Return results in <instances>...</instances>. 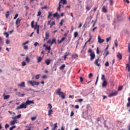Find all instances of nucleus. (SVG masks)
Instances as JSON below:
<instances>
[{
  "label": "nucleus",
  "mask_w": 130,
  "mask_h": 130,
  "mask_svg": "<svg viewBox=\"0 0 130 130\" xmlns=\"http://www.w3.org/2000/svg\"><path fill=\"white\" fill-rule=\"evenodd\" d=\"M117 57H118V58L119 59H121L122 58V55H121L120 53L118 52L117 55Z\"/></svg>",
  "instance_id": "obj_15"
},
{
  "label": "nucleus",
  "mask_w": 130,
  "mask_h": 130,
  "mask_svg": "<svg viewBox=\"0 0 130 130\" xmlns=\"http://www.w3.org/2000/svg\"><path fill=\"white\" fill-rule=\"evenodd\" d=\"M45 38L46 39H48V38H49V33H48L47 31L45 32Z\"/></svg>",
  "instance_id": "obj_20"
},
{
  "label": "nucleus",
  "mask_w": 130,
  "mask_h": 130,
  "mask_svg": "<svg viewBox=\"0 0 130 130\" xmlns=\"http://www.w3.org/2000/svg\"><path fill=\"white\" fill-rule=\"evenodd\" d=\"M110 39H111V37H110L109 38H107V39H106V41H107V42H109V40H110Z\"/></svg>",
  "instance_id": "obj_52"
},
{
  "label": "nucleus",
  "mask_w": 130,
  "mask_h": 130,
  "mask_svg": "<svg viewBox=\"0 0 130 130\" xmlns=\"http://www.w3.org/2000/svg\"><path fill=\"white\" fill-rule=\"evenodd\" d=\"M57 127V123H55L54 124V127L52 129V130H55V128H56Z\"/></svg>",
  "instance_id": "obj_25"
},
{
  "label": "nucleus",
  "mask_w": 130,
  "mask_h": 130,
  "mask_svg": "<svg viewBox=\"0 0 130 130\" xmlns=\"http://www.w3.org/2000/svg\"><path fill=\"white\" fill-rule=\"evenodd\" d=\"M51 16H52V13L49 12V15L48 16V18H49V17H51Z\"/></svg>",
  "instance_id": "obj_57"
},
{
  "label": "nucleus",
  "mask_w": 130,
  "mask_h": 130,
  "mask_svg": "<svg viewBox=\"0 0 130 130\" xmlns=\"http://www.w3.org/2000/svg\"><path fill=\"white\" fill-rule=\"evenodd\" d=\"M107 85V82H106V80H104L102 83V86L106 87Z\"/></svg>",
  "instance_id": "obj_16"
},
{
  "label": "nucleus",
  "mask_w": 130,
  "mask_h": 130,
  "mask_svg": "<svg viewBox=\"0 0 130 130\" xmlns=\"http://www.w3.org/2000/svg\"><path fill=\"white\" fill-rule=\"evenodd\" d=\"M0 44H2V45H4V41L3 40V39L0 37Z\"/></svg>",
  "instance_id": "obj_28"
},
{
  "label": "nucleus",
  "mask_w": 130,
  "mask_h": 130,
  "mask_svg": "<svg viewBox=\"0 0 130 130\" xmlns=\"http://www.w3.org/2000/svg\"><path fill=\"white\" fill-rule=\"evenodd\" d=\"M40 15H41V11H39L37 16H40Z\"/></svg>",
  "instance_id": "obj_64"
},
{
  "label": "nucleus",
  "mask_w": 130,
  "mask_h": 130,
  "mask_svg": "<svg viewBox=\"0 0 130 130\" xmlns=\"http://www.w3.org/2000/svg\"><path fill=\"white\" fill-rule=\"evenodd\" d=\"M105 67H109V63L108 61H107L105 64Z\"/></svg>",
  "instance_id": "obj_45"
},
{
  "label": "nucleus",
  "mask_w": 130,
  "mask_h": 130,
  "mask_svg": "<svg viewBox=\"0 0 130 130\" xmlns=\"http://www.w3.org/2000/svg\"><path fill=\"white\" fill-rule=\"evenodd\" d=\"M5 126L6 129H7V128H8V127H10V125H9V124H5Z\"/></svg>",
  "instance_id": "obj_48"
},
{
  "label": "nucleus",
  "mask_w": 130,
  "mask_h": 130,
  "mask_svg": "<svg viewBox=\"0 0 130 130\" xmlns=\"http://www.w3.org/2000/svg\"><path fill=\"white\" fill-rule=\"evenodd\" d=\"M127 100H128V103L126 104V106H127V107H129V106H130V98H128Z\"/></svg>",
  "instance_id": "obj_22"
},
{
  "label": "nucleus",
  "mask_w": 130,
  "mask_h": 130,
  "mask_svg": "<svg viewBox=\"0 0 130 130\" xmlns=\"http://www.w3.org/2000/svg\"><path fill=\"white\" fill-rule=\"evenodd\" d=\"M3 96L4 97V100H7V99H9V98H10V95H5V93H4Z\"/></svg>",
  "instance_id": "obj_17"
},
{
  "label": "nucleus",
  "mask_w": 130,
  "mask_h": 130,
  "mask_svg": "<svg viewBox=\"0 0 130 130\" xmlns=\"http://www.w3.org/2000/svg\"><path fill=\"white\" fill-rule=\"evenodd\" d=\"M78 102H83V99H78Z\"/></svg>",
  "instance_id": "obj_62"
},
{
  "label": "nucleus",
  "mask_w": 130,
  "mask_h": 130,
  "mask_svg": "<svg viewBox=\"0 0 130 130\" xmlns=\"http://www.w3.org/2000/svg\"><path fill=\"white\" fill-rule=\"evenodd\" d=\"M55 24V21H52L51 23V26H50V28H51V27H52L53 25H54Z\"/></svg>",
  "instance_id": "obj_43"
},
{
  "label": "nucleus",
  "mask_w": 130,
  "mask_h": 130,
  "mask_svg": "<svg viewBox=\"0 0 130 130\" xmlns=\"http://www.w3.org/2000/svg\"><path fill=\"white\" fill-rule=\"evenodd\" d=\"M23 48L24 49H28V46L25 45L24 46H23Z\"/></svg>",
  "instance_id": "obj_55"
},
{
  "label": "nucleus",
  "mask_w": 130,
  "mask_h": 130,
  "mask_svg": "<svg viewBox=\"0 0 130 130\" xmlns=\"http://www.w3.org/2000/svg\"><path fill=\"white\" fill-rule=\"evenodd\" d=\"M102 80H103V81H105V75L103 74L102 75Z\"/></svg>",
  "instance_id": "obj_37"
},
{
  "label": "nucleus",
  "mask_w": 130,
  "mask_h": 130,
  "mask_svg": "<svg viewBox=\"0 0 130 130\" xmlns=\"http://www.w3.org/2000/svg\"><path fill=\"white\" fill-rule=\"evenodd\" d=\"M46 50H48V53H49V51L51 50V48L50 47V46L48 47V46H46L45 48Z\"/></svg>",
  "instance_id": "obj_18"
},
{
  "label": "nucleus",
  "mask_w": 130,
  "mask_h": 130,
  "mask_svg": "<svg viewBox=\"0 0 130 130\" xmlns=\"http://www.w3.org/2000/svg\"><path fill=\"white\" fill-rule=\"evenodd\" d=\"M128 52L130 53V44L129 43L128 44Z\"/></svg>",
  "instance_id": "obj_42"
},
{
  "label": "nucleus",
  "mask_w": 130,
  "mask_h": 130,
  "mask_svg": "<svg viewBox=\"0 0 130 130\" xmlns=\"http://www.w3.org/2000/svg\"><path fill=\"white\" fill-rule=\"evenodd\" d=\"M110 2V5L113 6V0H109Z\"/></svg>",
  "instance_id": "obj_34"
},
{
  "label": "nucleus",
  "mask_w": 130,
  "mask_h": 130,
  "mask_svg": "<svg viewBox=\"0 0 130 130\" xmlns=\"http://www.w3.org/2000/svg\"><path fill=\"white\" fill-rule=\"evenodd\" d=\"M118 93V92L117 91H115L114 92H112L109 94V97H113V96H116Z\"/></svg>",
  "instance_id": "obj_4"
},
{
  "label": "nucleus",
  "mask_w": 130,
  "mask_h": 130,
  "mask_svg": "<svg viewBox=\"0 0 130 130\" xmlns=\"http://www.w3.org/2000/svg\"><path fill=\"white\" fill-rule=\"evenodd\" d=\"M63 19H61V21L60 22V26H62V23H63Z\"/></svg>",
  "instance_id": "obj_58"
},
{
  "label": "nucleus",
  "mask_w": 130,
  "mask_h": 130,
  "mask_svg": "<svg viewBox=\"0 0 130 130\" xmlns=\"http://www.w3.org/2000/svg\"><path fill=\"white\" fill-rule=\"evenodd\" d=\"M22 116V115L21 114H19L16 116H14V117H12V119H18V118H21V116Z\"/></svg>",
  "instance_id": "obj_12"
},
{
  "label": "nucleus",
  "mask_w": 130,
  "mask_h": 130,
  "mask_svg": "<svg viewBox=\"0 0 130 130\" xmlns=\"http://www.w3.org/2000/svg\"><path fill=\"white\" fill-rule=\"evenodd\" d=\"M60 4H63V5H66V4H67V0H60V1L58 4L59 8H60V7H61V5H60Z\"/></svg>",
  "instance_id": "obj_6"
},
{
  "label": "nucleus",
  "mask_w": 130,
  "mask_h": 130,
  "mask_svg": "<svg viewBox=\"0 0 130 130\" xmlns=\"http://www.w3.org/2000/svg\"><path fill=\"white\" fill-rule=\"evenodd\" d=\"M52 113V110H49L48 112V115L49 116H51Z\"/></svg>",
  "instance_id": "obj_23"
},
{
  "label": "nucleus",
  "mask_w": 130,
  "mask_h": 130,
  "mask_svg": "<svg viewBox=\"0 0 130 130\" xmlns=\"http://www.w3.org/2000/svg\"><path fill=\"white\" fill-rule=\"evenodd\" d=\"M98 42L99 43H103L104 42V39H101L100 36H98Z\"/></svg>",
  "instance_id": "obj_10"
},
{
  "label": "nucleus",
  "mask_w": 130,
  "mask_h": 130,
  "mask_svg": "<svg viewBox=\"0 0 130 130\" xmlns=\"http://www.w3.org/2000/svg\"><path fill=\"white\" fill-rule=\"evenodd\" d=\"M18 16H19V14H15V15L14 17V20H16V19H17V18H18Z\"/></svg>",
  "instance_id": "obj_49"
},
{
  "label": "nucleus",
  "mask_w": 130,
  "mask_h": 130,
  "mask_svg": "<svg viewBox=\"0 0 130 130\" xmlns=\"http://www.w3.org/2000/svg\"><path fill=\"white\" fill-rule=\"evenodd\" d=\"M29 43V41H26L24 43L22 44L23 46L26 45V44H28Z\"/></svg>",
  "instance_id": "obj_54"
},
{
  "label": "nucleus",
  "mask_w": 130,
  "mask_h": 130,
  "mask_svg": "<svg viewBox=\"0 0 130 130\" xmlns=\"http://www.w3.org/2000/svg\"><path fill=\"white\" fill-rule=\"evenodd\" d=\"M70 116H71V117H72V116H74V111H72L71 112Z\"/></svg>",
  "instance_id": "obj_60"
},
{
  "label": "nucleus",
  "mask_w": 130,
  "mask_h": 130,
  "mask_svg": "<svg viewBox=\"0 0 130 130\" xmlns=\"http://www.w3.org/2000/svg\"><path fill=\"white\" fill-rule=\"evenodd\" d=\"M31 28H34V21H31Z\"/></svg>",
  "instance_id": "obj_46"
},
{
  "label": "nucleus",
  "mask_w": 130,
  "mask_h": 130,
  "mask_svg": "<svg viewBox=\"0 0 130 130\" xmlns=\"http://www.w3.org/2000/svg\"><path fill=\"white\" fill-rule=\"evenodd\" d=\"M48 108H49V110H52V106L50 104H48Z\"/></svg>",
  "instance_id": "obj_29"
},
{
  "label": "nucleus",
  "mask_w": 130,
  "mask_h": 130,
  "mask_svg": "<svg viewBox=\"0 0 130 130\" xmlns=\"http://www.w3.org/2000/svg\"><path fill=\"white\" fill-rule=\"evenodd\" d=\"M6 44H10V41H9V40H6Z\"/></svg>",
  "instance_id": "obj_63"
},
{
  "label": "nucleus",
  "mask_w": 130,
  "mask_h": 130,
  "mask_svg": "<svg viewBox=\"0 0 130 130\" xmlns=\"http://www.w3.org/2000/svg\"><path fill=\"white\" fill-rule=\"evenodd\" d=\"M18 87H25V82H22L20 84H18Z\"/></svg>",
  "instance_id": "obj_13"
},
{
  "label": "nucleus",
  "mask_w": 130,
  "mask_h": 130,
  "mask_svg": "<svg viewBox=\"0 0 130 130\" xmlns=\"http://www.w3.org/2000/svg\"><path fill=\"white\" fill-rule=\"evenodd\" d=\"M25 104L27 106V105H30V104H34V102L33 101H30L29 100H27L25 102Z\"/></svg>",
  "instance_id": "obj_5"
},
{
  "label": "nucleus",
  "mask_w": 130,
  "mask_h": 130,
  "mask_svg": "<svg viewBox=\"0 0 130 130\" xmlns=\"http://www.w3.org/2000/svg\"><path fill=\"white\" fill-rule=\"evenodd\" d=\"M52 61V59H47L45 60V63L47 64V66H49V64H50V62Z\"/></svg>",
  "instance_id": "obj_9"
},
{
  "label": "nucleus",
  "mask_w": 130,
  "mask_h": 130,
  "mask_svg": "<svg viewBox=\"0 0 130 130\" xmlns=\"http://www.w3.org/2000/svg\"><path fill=\"white\" fill-rule=\"evenodd\" d=\"M114 44H115V46H116V47H117V46H118L117 40H115L114 41Z\"/></svg>",
  "instance_id": "obj_33"
},
{
  "label": "nucleus",
  "mask_w": 130,
  "mask_h": 130,
  "mask_svg": "<svg viewBox=\"0 0 130 130\" xmlns=\"http://www.w3.org/2000/svg\"><path fill=\"white\" fill-rule=\"evenodd\" d=\"M126 69H127L128 72H130V66H129V64H126Z\"/></svg>",
  "instance_id": "obj_26"
},
{
  "label": "nucleus",
  "mask_w": 130,
  "mask_h": 130,
  "mask_svg": "<svg viewBox=\"0 0 130 130\" xmlns=\"http://www.w3.org/2000/svg\"><path fill=\"white\" fill-rule=\"evenodd\" d=\"M20 22H21V19H20L19 18H18L15 22L16 25H18V24H20Z\"/></svg>",
  "instance_id": "obj_21"
},
{
  "label": "nucleus",
  "mask_w": 130,
  "mask_h": 130,
  "mask_svg": "<svg viewBox=\"0 0 130 130\" xmlns=\"http://www.w3.org/2000/svg\"><path fill=\"white\" fill-rule=\"evenodd\" d=\"M16 95H17V96H19V97H20V96H21V92H18L16 93Z\"/></svg>",
  "instance_id": "obj_53"
},
{
  "label": "nucleus",
  "mask_w": 130,
  "mask_h": 130,
  "mask_svg": "<svg viewBox=\"0 0 130 130\" xmlns=\"http://www.w3.org/2000/svg\"><path fill=\"white\" fill-rule=\"evenodd\" d=\"M23 108H24V109H26V108H27V106L25 103H23L19 106H18L16 108V110H19V109H23Z\"/></svg>",
  "instance_id": "obj_3"
},
{
  "label": "nucleus",
  "mask_w": 130,
  "mask_h": 130,
  "mask_svg": "<svg viewBox=\"0 0 130 130\" xmlns=\"http://www.w3.org/2000/svg\"><path fill=\"white\" fill-rule=\"evenodd\" d=\"M14 128H16V125H13L9 128V130H13Z\"/></svg>",
  "instance_id": "obj_35"
},
{
  "label": "nucleus",
  "mask_w": 130,
  "mask_h": 130,
  "mask_svg": "<svg viewBox=\"0 0 130 130\" xmlns=\"http://www.w3.org/2000/svg\"><path fill=\"white\" fill-rule=\"evenodd\" d=\"M80 82H83V81H84V80L83 79V77H80Z\"/></svg>",
  "instance_id": "obj_61"
},
{
  "label": "nucleus",
  "mask_w": 130,
  "mask_h": 130,
  "mask_svg": "<svg viewBox=\"0 0 130 130\" xmlns=\"http://www.w3.org/2000/svg\"><path fill=\"white\" fill-rule=\"evenodd\" d=\"M61 91V89H60V88H58L56 90V93L59 95V97H61L62 99H64V98H66V96L63 94V92Z\"/></svg>",
  "instance_id": "obj_1"
},
{
  "label": "nucleus",
  "mask_w": 130,
  "mask_h": 130,
  "mask_svg": "<svg viewBox=\"0 0 130 130\" xmlns=\"http://www.w3.org/2000/svg\"><path fill=\"white\" fill-rule=\"evenodd\" d=\"M53 16L54 18H55L56 17H57V16H59V15H58V14H57V12H56L55 13L53 14Z\"/></svg>",
  "instance_id": "obj_30"
},
{
  "label": "nucleus",
  "mask_w": 130,
  "mask_h": 130,
  "mask_svg": "<svg viewBox=\"0 0 130 130\" xmlns=\"http://www.w3.org/2000/svg\"><path fill=\"white\" fill-rule=\"evenodd\" d=\"M92 77H93V74L90 73V74H89V75H88V78H89V79H91V78H92Z\"/></svg>",
  "instance_id": "obj_41"
},
{
  "label": "nucleus",
  "mask_w": 130,
  "mask_h": 130,
  "mask_svg": "<svg viewBox=\"0 0 130 130\" xmlns=\"http://www.w3.org/2000/svg\"><path fill=\"white\" fill-rule=\"evenodd\" d=\"M39 27H40L39 25H35V30H36V29H37V30L39 29Z\"/></svg>",
  "instance_id": "obj_38"
},
{
  "label": "nucleus",
  "mask_w": 130,
  "mask_h": 130,
  "mask_svg": "<svg viewBox=\"0 0 130 130\" xmlns=\"http://www.w3.org/2000/svg\"><path fill=\"white\" fill-rule=\"evenodd\" d=\"M118 90V91H121L122 90V86H119Z\"/></svg>",
  "instance_id": "obj_59"
},
{
  "label": "nucleus",
  "mask_w": 130,
  "mask_h": 130,
  "mask_svg": "<svg viewBox=\"0 0 130 130\" xmlns=\"http://www.w3.org/2000/svg\"><path fill=\"white\" fill-rule=\"evenodd\" d=\"M42 10H46L47 9V6H44L41 8Z\"/></svg>",
  "instance_id": "obj_51"
},
{
  "label": "nucleus",
  "mask_w": 130,
  "mask_h": 130,
  "mask_svg": "<svg viewBox=\"0 0 130 130\" xmlns=\"http://www.w3.org/2000/svg\"><path fill=\"white\" fill-rule=\"evenodd\" d=\"M102 11V12H103V13H107V12H108L107 9L106 8V7H105V6L103 7Z\"/></svg>",
  "instance_id": "obj_14"
},
{
  "label": "nucleus",
  "mask_w": 130,
  "mask_h": 130,
  "mask_svg": "<svg viewBox=\"0 0 130 130\" xmlns=\"http://www.w3.org/2000/svg\"><path fill=\"white\" fill-rule=\"evenodd\" d=\"M64 56H69V55H70V53H69V52H66L65 53H64Z\"/></svg>",
  "instance_id": "obj_44"
},
{
  "label": "nucleus",
  "mask_w": 130,
  "mask_h": 130,
  "mask_svg": "<svg viewBox=\"0 0 130 130\" xmlns=\"http://www.w3.org/2000/svg\"><path fill=\"white\" fill-rule=\"evenodd\" d=\"M25 60L26 62H29V61H30V59L29 58V57H26L25 58Z\"/></svg>",
  "instance_id": "obj_36"
},
{
  "label": "nucleus",
  "mask_w": 130,
  "mask_h": 130,
  "mask_svg": "<svg viewBox=\"0 0 130 130\" xmlns=\"http://www.w3.org/2000/svg\"><path fill=\"white\" fill-rule=\"evenodd\" d=\"M28 84H30L32 87H35V86H39L40 83L39 82H37L35 81H28Z\"/></svg>",
  "instance_id": "obj_2"
},
{
  "label": "nucleus",
  "mask_w": 130,
  "mask_h": 130,
  "mask_svg": "<svg viewBox=\"0 0 130 130\" xmlns=\"http://www.w3.org/2000/svg\"><path fill=\"white\" fill-rule=\"evenodd\" d=\"M66 68V64H63L59 67V70H63Z\"/></svg>",
  "instance_id": "obj_24"
},
{
  "label": "nucleus",
  "mask_w": 130,
  "mask_h": 130,
  "mask_svg": "<svg viewBox=\"0 0 130 130\" xmlns=\"http://www.w3.org/2000/svg\"><path fill=\"white\" fill-rule=\"evenodd\" d=\"M36 118H37V117L36 116H35V117H31V120H35V119H36Z\"/></svg>",
  "instance_id": "obj_50"
},
{
  "label": "nucleus",
  "mask_w": 130,
  "mask_h": 130,
  "mask_svg": "<svg viewBox=\"0 0 130 130\" xmlns=\"http://www.w3.org/2000/svg\"><path fill=\"white\" fill-rule=\"evenodd\" d=\"M17 121L18 120H17V119H13V120L10 122V125H14V124H15V123H18Z\"/></svg>",
  "instance_id": "obj_7"
},
{
  "label": "nucleus",
  "mask_w": 130,
  "mask_h": 130,
  "mask_svg": "<svg viewBox=\"0 0 130 130\" xmlns=\"http://www.w3.org/2000/svg\"><path fill=\"white\" fill-rule=\"evenodd\" d=\"M90 60H93L95 58V53L94 52H91L90 54Z\"/></svg>",
  "instance_id": "obj_8"
},
{
  "label": "nucleus",
  "mask_w": 130,
  "mask_h": 130,
  "mask_svg": "<svg viewBox=\"0 0 130 130\" xmlns=\"http://www.w3.org/2000/svg\"><path fill=\"white\" fill-rule=\"evenodd\" d=\"M98 61H99V58L95 59L94 63V64H95V66H97L98 67H100V63H99Z\"/></svg>",
  "instance_id": "obj_11"
},
{
  "label": "nucleus",
  "mask_w": 130,
  "mask_h": 130,
  "mask_svg": "<svg viewBox=\"0 0 130 130\" xmlns=\"http://www.w3.org/2000/svg\"><path fill=\"white\" fill-rule=\"evenodd\" d=\"M42 60V57H39L38 58V62H40Z\"/></svg>",
  "instance_id": "obj_32"
},
{
  "label": "nucleus",
  "mask_w": 130,
  "mask_h": 130,
  "mask_svg": "<svg viewBox=\"0 0 130 130\" xmlns=\"http://www.w3.org/2000/svg\"><path fill=\"white\" fill-rule=\"evenodd\" d=\"M77 36H78V32L76 31L74 33V37H75V38H76Z\"/></svg>",
  "instance_id": "obj_47"
},
{
  "label": "nucleus",
  "mask_w": 130,
  "mask_h": 130,
  "mask_svg": "<svg viewBox=\"0 0 130 130\" xmlns=\"http://www.w3.org/2000/svg\"><path fill=\"white\" fill-rule=\"evenodd\" d=\"M37 45H39V44L38 42H35L34 44V46L35 47H36V46H37Z\"/></svg>",
  "instance_id": "obj_56"
},
{
  "label": "nucleus",
  "mask_w": 130,
  "mask_h": 130,
  "mask_svg": "<svg viewBox=\"0 0 130 130\" xmlns=\"http://www.w3.org/2000/svg\"><path fill=\"white\" fill-rule=\"evenodd\" d=\"M66 39V37H63L61 38V40H60L58 42L59 44L61 43L64 40Z\"/></svg>",
  "instance_id": "obj_27"
},
{
  "label": "nucleus",
  "mask_w": 130,
  "mask_h": 130,
  "mask_svg": "<svg viewBox=\"0 0 130 130\" xmlns=\"http://www.w3.org/2000/svg\"><path fill=\"white\" fill-rule=\"evenodd\" d=\"M54 43L55 44H56V40L55 39H53L51 42V45H52Z\"/></svg>",
  "instance_id": "obj_19"
},
{
  "label": "nucleus",
  "mask_w": 130,
  "mask_h": 130,
  "mask_svg": "<svg viewBox=\"0 0 130 130\" xmlns=\"http://www.w3.org/2000/svg\"><path fill=\"white\" fill-rule=\"evenodd\" d=\"M9 16H10V13L9 11H7L6 14V17L7 18H9Z\"/></svg>",
  "instance_id": "obj_31"
},
{
  "label": "nucleus",
  "mask_w": 130,
  "mask_h": 130,
  "mask_svg": "<svg viewBox=\"0 0 130 130\" xmlns=\"http://www.w3.org/2000/svg\"><path fill=\"white\" fill-rule=\"evenodd\" d=\"M26 62H25V61H23L22 63H21V66H22V67H25V66H26Z\"/></svg>",
  "instance_id": "obj_39"
},
{
  "label": "nucleus",
  "mask_w": 130,
  "mask_h": 130,
  "mask_svg": "<svg viewBox=\"0 0 130 130\" xmlns=\"http://www.w3.org/2000/svg\"><path fill=\"white\" fill-rule=\"evenodd\" d=\"M39 77H40V75L38 74L35 76V78L36 79V80H38V79H39Z\"/></svg>",
  "instance_id": "obj_40"
}]
</instances>
